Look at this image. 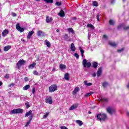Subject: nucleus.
Returning <instances> with one entry per match:
<instances>
[{"mask_svg":"<svg viewBox=\"0 0 129 129\" xmlns=\"http://www.w3.org/2000/svg\"><path fill=\"white\" fill-rule=\"evenodd\" d=\"M59 68L61 69V70H65V69H66V65L60 64L59 65Z\"/></svg>","mask_w":129,"mask_h":129,"instance_id":"nucleus-23","label":"nucleus"},{"mask_svg":"<svg viewBox=\"0 0 129 129\" xmlns=\"http://www.w3.org/2000/svg\"><path fill=\"white\" fill-rule=\"evenodd\" d=\"M68 31L69 32H70V33H72V34H74V31L73 30V29L71 28H68Z\"/></svg>","mask_w":129,"mask_h":129,"instance_id":"nucleus-36","label":"nucleus"},{"mask_svg":"<svg viewBox=\"0 0 129 129\" xmlns=\"http://www.w3.org/2000/svg\"><path fill=\"white\" fill-rule=\"evenodd\" d=\"M26 63V61L24 59H20L17 63V66L18 69L21 68L23 65Z\"/></svg>","mask_w":129,"mask_h":129,"instance_id":"nucleus-5","label":"nucleus"},{"mask_svg":"<svg viewBox=\"0 0 129 129\" xmlns=\"http://www.w3.org/2000/svg\"><path fill=\"white\" fill-rule=\"evenodd\" d=\"M71 50L72 52H75L76 50V47H75V45H74V43H71Z\"/></svg>","mask_w":129,"mask_h":129,"instance_id":"nucleus-16","label":"nucleus"},{"mask_svg":"<svg viewBox=\"0 0 129 129\" xmlns=\"http://www.w3.org/2000/svg\"><path fill=\"white\" fill-rule=\"evenodd\" d=\"M44 2L46 3V4H52L54 3V0H43Z\"/></svg>","mask_w":129,"mask_h":129,"instance_id":"nucleus-29","label":"nucleus"},{"mask_svg":"<svg viewBox=\"0 0 129 129\" xmlns=\"http://www.w3.org/2000/svg\"><path fill=\"white\" fill-rule=\"evenodd\" d=\"M115 2V0H112L111 1V4H112V5H113V4Z\"/></svg>","mask_w":129,"mask_h":129,"instance_id":"nucleus-55","label":"nucleus"},{"mask_svg":"<svg viewBox=\"0 0 129 129\" xmlns=\"http://www.w3.org/2000/svg\"><path fill=\"white\" fill-rule=\"evenodd\" d=\"M37 36H38V37L44 36V32L42 30H39L37 31Z\"/></svg>","mask_w":129,"mask_h":129,"instance_id":"nucleus-15","label":"nucleus"},{"mask_svg":"<svg viewBox=\"0 0 129 129\" xmlns=\"http://www.w3.org/2000/svg\"><path fill=\"white\" fill-rule=\"evenodd\" d=\"M23 110L22 109L18 108L13 109L11 111V113L12 114H15L16 113H22L23 112Z\"/></svg>","mask_w":129,"mask_h":129,"instance_id":"nucleus-4","label":"nucleus"},{"mask_svg":"<svg viewBox=\"0 0 129 129\" xmlns=\"http://www.w3.org/2000/svg\"><path fill=\"white\" fill-rule=\"evenodd\" d=\"M97 118L100 120V121H104L106 118H107V116L104 113H100L97 115Z\"/></svg>","mask_w":129,"mask_h":129,"instance_id":"nucleus-1","label":"nucleus"},{"mask_svg":"<svg viewBox=\"0 0 129 129\" xmlns=\"http://www.w3.org/2000/svg\"><path fill=\"white\" fill-rule=\"evenodd\" d=\"M102 74V67H100L97 72V77H100V76Z\"/></svg>","mask_w":129,"mask_h":129,"instance_id":"nucleus-10","label":"nucleus"},{"mask_svg":"<svg viewBox=\"0 0 129 129\" xmlns=\"http://www.w3.org/2000/svg\"><path fill=\"white\" fill-rule=\"evenodd\" d=\"M58 16H59V17L63 18L65 17V13L62 10H61L60 12L58 13Z\"/></svg>","mask_w":129,"mask_h":129,"instance_id":"nucleus-13","label":"nucleus"},{"mask_svg":"<svg viewBox=\"0 0 129 129\" xmlns=\"http://www.w3.org/2000/svg\"><path fill=\"white\" fill-rule=\"evenodd\" d=\"M31 121H27V123H26V124L25 125V127H28V126H29V124H30V123H31Z\"/></svg>","mask_w":129,"mask_h":129,"instance_id":"nucleus-40","label":"nucleus"},{"mask_svg":"<svg viewBox=\"0 0 129 129\" xmlns=\"http://www.w3.org/2000/svg\"><path fill=\"white\" fill-rule=\"evenodd\" d=\"M99 17H100V15H99V14H98L97 16H96V18L97 19H99Z\"/></svg>","mask_w":129,"mask_h":129,"instance_id":"nucleus-56","label":"nucleus"},{"mask_svg":"<svg viewBox=\"0 0 129 129\" xmlns=\"http://www.w3.org/2000/svg\"><path fill=\"white\" fill-rule=\"evenodd\" d=\"M82 64L84 68H90L91 67V63L90 62H87L86 59H84L82 62Z\"/></svg>","mask_w":129,"mask_h":129,"instance_id":"nucleus-2","label":"nucleus"},{"mask_svg":"<svg viewBox=\"0 0 129 129\" xmlns=\"http://www.w3.org/2000/svg\"><path fill=\"white\" fill-rule=\"evenodd\" d=\"M14 86H15V84L12 83L8 86V87H14Z\"/></svg>","mask_w":129,"mask_h":129,"instance_id":"nucleus-47","label":"nucleus"},{"mask_svg":"<svg viewBox=\"0 0 129 129\" xmlns=\"http://www.w3.org/2000/svg\"><path fill=\"white\" fill-rule=\"evenodd\" d=\"M56 70V69H55L54 67L53 68V69H52V71H55V70Z\"/></svg>","mask_w":129,"mask_h":129,"instance_id":"nucleus-61","label":"nucleus"},{"mask_svg":"<svg viewBox=\"0 0 129 129\" xmlns=\"http://www.w3.org/2000/svg\"><path fill=\"white\" fill-rule=\"evenodd\" d=\"M102 101H104V102H107L108 100L107 99L105 98H103L101 99Z\"/></svg>","mask_w":129,"mask_h":129,"instance_id":"nucleus-43","label":"nucleus"},{"mask_svg":"<svg viewBox=\"0 0 129 129\" xmlns=\"http://www.w3.org/2000/svg\"><path fill=\"white\" fill-rule=\"evenodd\" d=\"M56 32H57V33H59V32H60V30L57 29Z\"/></svg>","mask_w":129,"mask_h":129,"instance_id":"nucleus-60","label":"nucleus"},{"mask_svg":"<svg viewBox=\"0 0 129 129\" xmlns=\"http://www.w3.org/2000/svg\"><path fill=\"white\" fill-rule=\"evenodd\" d=\"M87 27H88V28H91L92 30H94V26H93V25L91 24H88L87 25Z\"/></svg>","mask_w":129,"mask_h":129,"instance_id":"nucleus-32","label":"nucleus"},{"mask_svg":"<svg viewBox=\"0 0 129 129\" xmlns=\"http://www.w3.org/2000/svg\"><path fill=\"white\" fill-rule=\"evenodd\" d=\"M92 76H93V77H95V76H96V74H95V73H93L92 74Z\"/></svg>","mask_w":129,"mask_h":129,"instance_id":"nucleus-57","label":"nucleus"},{"mask_svg":"<svg viewBox=\"0 0 129 129\" xmlns=\"http://www.w3.org/2000/svg\"><path fill=\"white\" fill-rule=\"evenodd\" d=\"M92 65L93 68L96 69V68H97V66H98V63L97 62L94 61L92 63Z\"/></svg>","mask_w":129,"mask_h":129,"instance_id":"nucleus-18","label":"nucleus"},{"mask_svg":"<svg viewBox=\"0 0 129 129\" xmlns=\"http://www.w3.org/2000/svg\"><path fill=\"white\" fill-rule=\"evenodd\" d=\"M123 50H124V48H122L120 49H118L117 50V52H118L119 53H120V52H122V51H123Z\"/></svg>","mask_w":129,"mask_h":129,"instance_id":"nucleus-48","label":"nucleus"},{"mask_svg":"<svg viewBox=\"0 0 129 129\" xmlns=\"http://www.w3.org/2000/svg\"><path fill=\"white\" fill-rule=\"evenodd\" d=\"M125 1L126 0H122L123 3H125Z\"/></svg>","mask_w":129,"mask_h":129,"instance_id":"nucleus-64","label":"nucleus"},{"mask_svg":"<svg viewBox=\"0 0 129 129\" xmlns=\"http://www.w3.org/2000/svg\"><path fill=\"white\" fill-rule=\"evenodd\" d=\"M8 34H9V30L8 29H5L2 32V35L3 37H6Z\"/></svg>","mask_w":129,"mask_h":129,"instance_id":"nucleus-12","label":"nucleus"},{"mask_svg":"<svg viewBox=\"0 0 129 129\" xmlns=\"http://www.w3.org/2000/svg\"><path fill=\"white\" fill-rule=\"evenodd\" d=\"M63 38L66 41L68 42H71V38L68 35V34H65L63 35Z\"/></svg>","mask_w":129,"mask_h":129,"instance_id":"nucleus-11","label":"nucleus"},{"mask_svg":"<svg viewBox=\"0 0 129 129\" xmlns=\"http://www.w3.org/2000/svg\"><path fill=\"white\" fill-rule=\"evenodd\" d=\"M49 115V112H46L43 116V118H47V116Z\"/></svg>","mask_w":129,"mask_h":129,"instance_id":"nucleus-38","label":"nucleus"},{"mask_svg":"<svg viewBox=\"0 0 129 129\" xmlns=\"http://www.w3.org/2000/svg\"><path fill=\"white\" fill-rule=\"evenodd\" d=\"M53 21V18H50L49 16H46V23H51Z\"/></svg>","mask_w":129,"mask_h":129,"instance_id":"nucleus-14","label":"nucleus"},{"mask_svg":"<svg viewBox=\"0 0 129 129\" xmlns=\"http://www.w3.org/2000/svg\"><path fill=\"white\" fill-rule=\"evenodd\" d=\"M79 49L81 54H84V50L83 49H82V48H81V47L80 46L79 47Z\"/></svg>","mask_w":129,"mask_h":129,"instance_id":"nucleus-37","label":"nucleus"},{"mask_svg":"<svg viewBox=\"0 0 129 129\" xmlns=\"http://www.w3.org/2000/svg\"><path fill=\"white\" fill-rule=\"evenodd\" d=\"M73 20H76V17H74V18H73Z\"/></svg>","mask_w":129,"mask_h":129,"instance_id":"nucleus-62","label":"nucleus"},{"mask_svg":"<svg viewBox=\"0 0 129 129\" xmlns=\"http://www.w3.org/2000/svg\"><path fill=\"white\" fill-rule=\"evenodd\" d=\"M60 129H68V128H67V127L65 126H62L61 127H60Z\"/></svg>","mask_w":129,"mask_h":129,"instance_id":"nucleus-53","label":"nucleus"},{"mask_svg":"<svg viewBox=\"0 0 129 129\" xmlns=\"http://www.w3.org/2000/svg\"><path fill=\"white\" fill-rule=\"evenodd\" d=\"M123 29L126 30H129V26L124 27Z\"/></svg>","mask_w":129,"mask_h":129,"instance_id":"nucleus-51","label":"nucleus"},{"mask_svg":"<svg viewBox=\"0 0 129 129\" xmlns=\"http://www.w3.org/2000/svg\"><path fill=\"white\" fill-rule=\"evenodd\" d=\"M16 30L20 32V33H23L25 31V29L21 27L20 26V23H17L16 26Z\"/></svg>","mask_w":129,"mask_h":129,"instance_id":"nucleus-7","label":"nucleus"},{"mask_svg":"<svg viewBox=\"0 0 129 129\" xmlns=\"http://www.w3.org/2000/svg\"><path fill=\"white\" fill-rule=\"evenodd\" d=\"M24 80H25V82H27V81H29V78H28V77H25V78H24Z\"/></svg>","mask_w":129,"mask_h":129,"instance_id":"nucleus-52","label":"nucleus"},{"mask_svg":"<svg viewBox=\"0 0 129 129\" xmlns=\"http://www.w3.org/2000/svg\"><path fill=\"white\" fill-rule=\"evenodd\" d=\"M25 104L27 108H29V107H30V103L29 102H26Z\"/></svg>","mask_w":129,"mask_h":129,"instance_id":"nucleus-39","label":"nucleus"},{"mask_svg":"<svg viewBox=\"0 0 129 129\" xmlns=\"http://www.w3.org/2000/svg\"><path fill=\"white\" fill-rule=\"evenodd\" d=\"M102 86L104 88H105L107 86H108V83L107 82H104L102 83Z\"/></svg>","mask_w":129,"mask_h":129,"instance_id":"nucleus-30","label":"nucleus"},{"mask_svg":"<svg viewBox=\"0 0 129 129\" xmlns=\"http://www.w3.org/2000/svg\"><path fill=\"white\" fill-rule=\"evenodd\" d=\"M45 44H46L47 47H48V48H50V47H51V43H50V42H49L48 41V40H45L44 41Z\"/></svg>","mask_w":129,"mask_h":129,"instance_id":"nucleus-22","label":"nucleus"},{"mask_svg":"<svg viewBox=\"0 0 129 129\" xmlns=\"http://www.w3.org/2000/svg\"><path fill=\"white\" fill-rule=\"evenodd\" d=\"M84 83L86 85V86H91V85H92V83H87V81H85Z\"/></svg>","mask_w":129,"mask_h":129,"instance_id":"nucleus-31","label":"nucleus"},{"mask_svg":"<svg viewBox=\"0 0 129 129\" xmlns=\"http://www.w3.org/2000/svg\"><path fill=\"white\" fill-rule=\"evenodd\" d=\"M3 85V82L0 81V86H2Z\"/></svg>","mask_w":129,"mask_h":129,"instance_id":"nucleus-59","label":"nucleus"},{"mask_svg":"<svg viewBox=\"0 0 129 129\" xmlns=\"http://www.w3.org/2000/svg\"><path fill=\"white\" fill-rule=\"evenodd\" d=\"M78 105H79L78 103H75L73 104L72 106L70 107L69 110H74V109H76V108L78 107Z\"/></svg>","mask_w":129,"mask_h":129,"instance_id":"nucleus-9","label":"nucleus"},{"mask_svg":"<svg viewBox=\"0 0 129 129\" xmlns=\"http://www.w3.org/2000/svg\"><path fill=\"white\" fill-rule=\"evenodd\" d=\"M57 89L58 88H57V85H52L50 86L48 89L49 92L51 93L56 91V90H57Z\"/></svg>","mask_w":129,"mask_h":129,"instance_id":"nucleus-3","label":"nucleus"},{"mask_svg":"<svg viewBox=\"0 0 129 129\" xmlns=\"http://www.w3.org/2000/svg\"><path fill=\"white\" fill-rule=\"evenodd\" d=\"M52 99V97L48 96L45 99V102L46 103H49V104H52V103H53Z\"/></svg>","mask_w":129,"mask_h":129,"instance_id":"nucleus-6","label":"nucleus"},{"mask_svg":"<svg viewBox=\"0 0 129 129\" xmlns=\"http://www.w3.org/2000/svg\"><path fill=\"white\" fill-rule=\"evenodd\" d=\"M35 66H36V63L33 62L31 64L29 65V68L30 69H33Z\"/></svg>","mask_w":129,"mask_h":129,"instance_id":"nucleus-28","label":"nucleus"},{"mask_svg":"<svg viewBox=\"0 0 129 129\" xmlns=\"http://www.w3.org/2000/svg\"><path fill=\"white\" fill-rule=\"evenodd\" d=\"M32 94H35V92H36V90L34 88H32Z\"/></svg>","mask_w":129,"mask_h":129,"instance_id":"nucleus-50","label":"nucleus"},{"mask_svg":"<svg viewBox=\"0 0 129 129\" xmlns=\"http://www.w3.org/2000/svg\"><path fill=\"white\" fill-rule=\"evenodd\" d=\"M76 122L78 124H79V125L80 126H81L82 125H83V122L82 121H81V120H77L76 121Z\"/></svg>","mask_w":129,"mask_h":129,"instance_id":"nucleus-24","label":"nucleus"},{"mask_svg":"<svg viewBox=\"0 0 129 129\" xmlns=\"http://www.w3.org/2000/svg\"><path fill=\"white\" fill-rule=\"evenodd\" d=\"M108 44L110 45V46H111V47H116V44L115 42L110 41L109 42Z\"/></svg>","mask_w":129,"mask_h":129,"instance_id":"nucleus-25","label":"nucleus"},{"mask_svg":"<svg viewBox=\"0 0 129 129\" xmlns=\"http://www.w3.org/2000/svg\"><path fill=\"white\" fill-rule=\"evenodd\" d=\"M12 15L13 16V17H17V14L15 13H12Z\"/></svg>","mask_w":129,"mask_h":129,"instance_id":"nucleus-54","label":"nucleus"},{"mask_svg":"<svg viewBox=\"0 0 129 129\" xmlns=\"http://www.w3.org/2000/svg\"><path fill=\"white\" fill-rule=\"evenodd\" d=\"M33 34H34V31H30L27 35V39H31V37H32Z\"/></svg>","mask_w":129,"mask_h":129,"instance_id":"nucleus-19","label":"nucleus"},{"mask_svg":"<svg viewBox=\"0 0 129 129\" xmlns=\"http://www.w3.org/2000/svg\"><path fill=\"white\" fill-rule=\"evenodd\" d=\"M11 48H12V46H11V45H7L4 47V50L5 52H7V51H9V50H10Z\"/></svg>","mask_w":129,"mask_h":129,"instance_id":"nucleus-21","label":"nucleus"},{"mask_svg":"<svg viewBox=\"0 0 129 129\" xmlns=\"http://www.w3.org/2000/svg\"><path fill=\"white\" fill-rule=\"evenodd\" d=\"M74 56H75V57H76L77 58V59H79V55H78V53H75L74 54Z\"/></svg>","mask_w":129,"mask_h":129,"instance_id":"nucleus-42","label":"nucleus"},{"mask_svg":"<svg viewBox=\"0 0 129 129\" xmlns=\"http://www.w3.org/2000/svg\"><path fill=\"white\" fill-rule=\"evenodd\" d=\"M30 86L29 85H27L23 88V90H28L30 88Z\"/></svg>","mask_w":129,"mask_h":129,"instance_id":"nucleus-33","label":"nucleus"},{"mask_svg":"<svg viewBox=\"0 0 129 129\" xmlns=\"http://www.w3.org/2000/svg\"><path fill=\"white\" fill-rule=\"evenodd\" d=\"M33 116H34V114L30 115L29 116V121H32V119H33Z\"/></svg>","mask_w":129,"mask_h":129,"instance_id":"nucleus-41","label":"nucleus"},{"mask_svg":"<svg viewBox=\"0 0 129 129\" xmlns=\"http://www.w3.org/2000/svg\"><path fill=\"white\" fill-rule=\"evenodd\" d=\"M92 4L93 7H98V3L96 1L93 2Z\"/></svg>","mask_w":129,"mask_h":129,"instance_id":"nucleus-34","label":"nucleus"},{"mask_svg":"<svg viewBox=\"0 0 129 129\" xmlns=\"http://www.w3.org/2000/svg\"><path fill=\"white\" fill-rule=\"evenodd\" d=\"M127 115L129 116V112H127Z\"/></svg>","mask_w":129,"mask_h":129,"instance_id":"nucleus-63","label":"nucleus"},{"mask_svg":"<svg viewBox=\"0 0 129 129\" xmlns=\"http://www.w3.org/2000/svg\"><path fill=\"white\" fill-rule=\"evenodd\" d=\"M33 114L32 113V110H30L28 112H26V114H25V117H27L28 116H29V115H31Z\"/></svg>","mask_w":129,"mask_h":129,"instance_id":"nucleus-20","label":"nucleus"},{"mask_svg":"<svg viewBox=\"0 0 129 129\" xmlns=\"http://www.w3.org/2000/svg\"><path fill=\"white\" fill-rule=\"evenodd\" d=\"M33 74L34 75H39V73H38V72H37L36 71H33Z\"/></svg>","mask_w":129,"mask_h":129,"instance_id":"nucleus-45","label":"nucleus"},{"mask_svg":"<svg viewBox=\"0 0 129 129\" xmlns=\"http://www.w3.org/2000/svg\"><path fill=\"white\" fill-rule=\"evenodd\" d=\"M64 79L65 80H69V74L66 73L64 74Z\"/></svg>","mask_w":129,"mask_h":129,"instance_id":"nucleus-27","label":"nucleus"},{"mask_svg":"<svg viewBox=\"0 0 129 129\" xmlns=\"http://www.w3.org/2000/svg\"><path fill=\"white\" fill-rule=\"evenodd\" d=\"M91 94H93V92H91L90 93H87L85 94V97H89V96H90Z\"/></svg>","mask_w":129,"mask_h":129,"instance_id":"nucleus-35","label":"nucleus"},{"mask_svg":"<svg viewBox=\"0 0 129 129\" xmlns=\"http://www.w3.org/2000/svg\"><path fill=\"white\" fill-rule=\"evenodd\" d=\"M5 78H6L7 79H9L10 78V75H9V74H7L5 76Z\"/></svg>","mask_w":129,"mask_h":129,"instance_id":"nucleus-46","label":"nucleus"},{"mask_svg":"<svg viewBox=\"0 0 129 129\" xmlns=\"http://www.w3.org/2000/svg\"><path fill=\"white\" fill-rule=\"evenodd\" d=\"M103 38H107V36L105 35H103Z\"/></svg>","mask_w":129,"mask_h":129,"instance_id":"nucleus-58","label":"nucleus"},{"mask_svg":"<svg viewBox=\"0 0 129 129\" xmlns=\"http://www.w3.org/2000/svg\"><path fill=\"white\" fill-rule=\"evenodd\" d=\"M80 89L79 87H76L75 88L74 90L73 91V95H75L76 94V93H77V92H78V91H79Z\"/></svg>","mask_w":129,"mask_h":129,"instance_id":"nucleus-17","label":"nucleus"},{"mask_svg":"<svg viewBox=\"0 0 129 129\" xmlns=\"http://www.w3.org/2000/svg\"><path fill=\"white\" fill-rule=\"evenodd\" d=\"M55 5L56 6H61V3L59 2H56Z\"/></svg>","mask_w":129,"mask_h":129,"instance_id":"nucleus-49","label":"nucleus"},{"mask_svg":"<svg viewBox=\"0 0 129 129\" xmlns=\"http://www.w3.org/2000/svg\"><path fill=\"white\" fill-rule=\"evenodd\" d=\"M122 26H123V24H120V25H118L117 26V29L118 30H120V29H121V27H122Z\"/></svg>","mask_w":129,"mask_h":129,"instance_id":"nucleus-44","label":"nucleus"},{"mask_svg":"<svg viewBox=\"0 0 129 129\" xmlns=\"http://www.w3.org/2000/svg\"><path fill=\"white\" fill-rule=\"evenodd\" d=\"M109 25H110L111 26H113L114 25V24H115V22H114V21L112 19H110L109 21Z\"/></svg>","mask_w":129,"mask_h":129,"instance_id":"nucleus-26","label":"nucleus"},{"mask_svg":"<svg viewBox=\"0 0 129 129\" xmlns=\"http://www.w3.org/2000/svg\"><path fill=\"white\" fill-rule=\"evenodd\" d=\"M106 110H107V112H108V113H109V114H111V115L113 113H114V112H115V110L113 109V108H112L110 107H107L106 108Z\"/></svg>","mask_w":129,"mask_h":129,"instance_id":"nucleus-8","label":"nucleus"}]
</instances>
